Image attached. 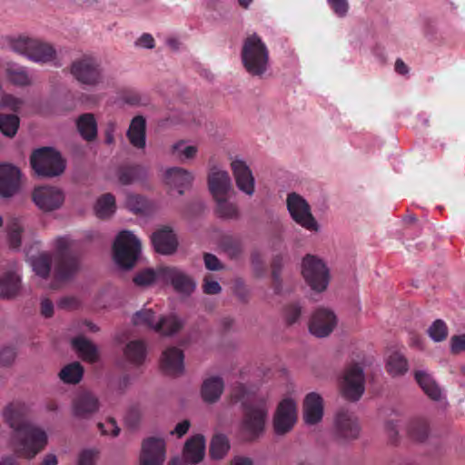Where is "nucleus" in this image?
<instances>
[{
	"label": "nucleus",
	"instance_id": "nucleus-39",
	"mask_svg": "<svg viewBox=\"0 0 465 465\" xmlns=\"http://www.w3.org/2000/svg\"><path fill=\"white\" fill-rule=\"evenodd\" d=\"M84 375L83 366L77 362H72L64 366L59 372V378L64 382L69 384L78 383Z\"/></svg>",
	"mask_w": 465,
	"mask_h": 465
},
{
	"label": "nucleus",
	"instance_id": "nucleus-43",
	"mask_svg": "<svg viewBox=\"0 0 465 465\" xmlns=\"http://www.w3.org/2000/svg\"><path fill=\"white\" fill-rule=\"evenodd\" d=\"M20 120L15 114H0V131L8 137H13L19 127Z\"/></svg>",
	"mask_w": 465,
	"mask_h": 465
},
{
	"label": "nucleus",
	"instance_id": "nucleus-33",
	"mask_svg": "<svg viewBox=\"0 0 465 465\" xmlns=\"http://www.w3.org/2000/svg\"><path fill=\"white\" fill-rule=\"evenodd\" d=\"M386 370L392 377L404 375L409 370L406 357L399 351L391 352L387 359Z\"/></svg>",
	"mask_w": 465,
	"mask_h": 465
},
{
	"label": "nucleus",
	"instance_id": "nucleus-24",
	"mask_svg": "<svg viewBox=\"0 0 465 465\" xmlns=\"http://www.w3.org/2000/svg\"><path fill=\"white\" fill-rule=\"evenodd\" d=\"M183 352L176 348L171 347L163 352L161 367L169 375H178L183 371Z\"/></svg>",
	"mask_w": 465,
	"mask_h": 465
},
{
	"label": "nucleus",
	"instance_id": "nucleus-42",
	"mask_svg": "<svg viewBox=\"0 0 465 465\" xmlns=\"http://www.w3.org/2000/svg\"><path fill=\"white\" fill-rule=\"evenodd\" d=\"M230 449L229 441L224 435H215L210 444V455L213 459L220 460Z\"/></svg>",
	"mask_w": 465,
	"mask_h": 465
},
{
	"label": "nucleus",
	"instance_id": "nucleus-48",
	"mask_svg": "<svg viewBox=\"0 0 465 465\" xmlns=\"http://www.w3.org/2000/svg\"><path fill=\"white\" fill-rule=\"evenodd\" d=\"M283 265V259L281 255H276L272 262V286L275 293H280L282 290L281 271Z\"/></svg>",
	"mask_w": 465,
	"mask_h": 465
},
{
	"label": "nucleus",
	"instance_id": "nucleus-41",
	"mask_svg": "<svg viewBox=\"0 0 465 465\" xmlns=\"http://www.w3.org/2000/svg\"><path fill=\"white\" fill-rule=\"evenodd\" d=\"M95 213L101 219L111 216L115 212V198L111 193L102 195L96 202Z\"/></svg>",
	"mask_w": 465,
	"mask_h": 465
},
{
	"label": "nucleus",
	"instance_id": "nucleus-49",
	"mask_svg": "<svg viewBox=\"0 0 465 465\" xmlns=\"http://www.w3.org/2000/svg\"><path fill=\"white\" fill-rule=\"evenodd\" d=\"M221 246L231 258H236L242 252L240 241L232 236H223L221 240Z\"/></svg>",
	"mask_w": 465,
	"mask_h": 465
},
{
	"label": "nucleus",
	"instance_id": "nucleus-27",
	"mask_svg": "<svg viewBox=\"0 0 465 465\" xmlns=\"http://www.w3.org/2000/svg\"><path fill=\"white\" fill-rule=\"evenodd\" d=\"M166 183L177 188L179 194H183V189L191 186L193 181V173L181 167H173L166 171Z\"/></svg>",
	"mask_w": 465,
	"mask_h": 465
},
{
	"label": "nucleus",
	"instance_id": "nucleus-12",
	"mask_svg": "<svg viewBox=\"0 0 465 465\" xmlns=\"http://www.w3.org/2000/svg\"><path fill=\"white\" fill-rule=\"evenodd\" d=\"M287 208L292 218L301 226L310 231H317L318 224L311 213L309 203L296 193L287 196Z\"/></svg>",
	"mask_w": 465,
	"mask_h": 465
},
{
	"label": "nucleus",
	"instance_id": "nucleus-5",
	"mask_svg": "<svg viewBox=\"0 0 465 465\" xmlns=\"http://www.w3.org/2000/svg\"><path fill=\"white\" fill-rule=\"evenodd\" d=\"M141 252V242L129 231L118 233L113 246V255L115 263L122 269L133 268Z\"/></svg>",
	"mask_w": 465,
	"mask_h": 465
},
{
	"label": "nucleus",
	"instance_id": "nucleus-59",
	"mask_svg": "<svg viewBox=\"0 0 465 465\" xmlns=\"http://www.w3.org/2000/svg\"><path fill=\"white\" fill-rule=\"evenodd\" d=\"M203 260L205 267L210 271H218L222 268L219 259L212 253H204Z\"/></svg>",
	"mask_w": 465,
	"mask_h": 465
},
{
	"label": "nucleus",
	"instance_id": "nucleus-1",
	"mask_svg": "<svg viewBox=\"0 0 465 465\" xmlns=\"http://www.w3.org/2000/svg\"><path fill=\"white\" fill-rule=\"evenodd\" d=\"M24 403L15 401L4 410L5 421L13 429V444L15 453L25 459H33L47 444V435L44 430L32 424L25 418Z\"/></svg>",
	"mask_w": 465,
	"mask_h": 465
},
{
	"label": "nucleus",
	"instance_id": "nucleus-62",
	"mask_svg": "<svg viewBox=\"0 0 465 465\" xmlns=\"http://www.w3.org/2000/svg\"><path fill=\"white\" fill-rule=\"evenodd\" d=\"M191 426V423L188 420H184L181 422H179L173 430L171 431L172 434L177 435L178 438L183 437L184 434L187 433L189 430V428Z\"/></svg>",
	"mask_w": 465,
	"mask_h": 465
},
{
	"label": "nucleus",
	"instance_id": "nucleus-40",
	"mask_svg": "<svg viewBox=\"0 0 465 465\" xmlns=\"http://www.w3.org/2000/svg\"><path fill=\"white\" fill-rule=\"evenodd\" d=\"M8 81L15 85L26 86L31 84V80L25 67L17 64H8L5 69Z\"/></svg>",
	"mask_w": 465,
	"mask_h": 465
},
{
	"label": "nucleus",
	"instance_id": "nucleus-30",
	"mask_svg": "<svg viewBox=\"0 0 465 465\" xmlns=\"http://www.w3.org/2000/svg\"><path fill=\"white\" fill-rule=\"evenodd\" d=\"M55 55V49L50 44L35 38L30 46L28 58L34 62L45 64L53 61Z\"/></svg>",
	"mask_w": 465,
	"mask_h": 465
},
{
	"label": "nucleus",
	"instance_id": "nucleus-21",
	"mask_svg": "<svg viewBox=\"0 0 465 465\" xmlns=\"http://www.w3.org/2000/svg\"><path fill=\"white\" fill-rule=\"evenodd\" d=\"M151 240L154 250L161 254H172L178 247L177 237L168 226H163L154 232Z\"/></svg>",
	"mask_w": 465,
	"mask_h": 465
},
{
	"label": "nucleus",
	"instance_id": "nucleus-51",
	"mask_svg": "<svg viewBox=\"0 0 465 465\" xmlns=\"http://www.w3.org/2000/svg\"><path fill=\"white\" fill-rule=\"evenodd\" d=\"M126 205L128 209L135 213H143L147 207L146 199L138 194H132L127 197Z\"/></svg>",
	"mask_w": 465,
	"mask_h": 465
},
{
	"label": "nucleus",
	"instance_id": "nucleus-57",
	"mask_svg": "<svg viewBox=\"0 0 465 465\" xmlns=\"http://www.w3.org/2000/svg\"><path fill=\"white\" fill-rule=\"evenodd\" d=\"M211 275L205 276L203 280V289L206 294H218L222 288L216 281H213Z\"/></svg>",
	"mask_w": 465,
	"mask_h": 465
},
{
	"label": "nucleus",
	"instance_id": "nucleus-22",
	"mask_svg": "<svg viewBox=\"0 0 465 465\" xmlns=\"http://www.w3.org/2000/svg\"><path fill=\"white\" fill-rule=\"evenodd\" d=\"M232 182L228 172L213 168L208 174V187L214 199L227 196Z\"/></svg>",
	"mask_w": 465,
	"mask_h": 465
},
{
	"label": "nucleus",
	"instance_id": "nucleus-35",
	"mask_svg": "<svg viewBox=\"0 0 465 465\" xmlns=\"http://www.w3.org/2000/svg\"><path fill=\"white\" fill-rule=\"evenodd\" d=\"M124 355L130 362L142 364L146 356L145 343L140 340L130 341L124 349Z\"/></svg>",
	"mask_w": 465,
	"mask_h": 465
},
{
	"label": "nucleus",
	"instance_id": "nucleus-37",
	"mask_svg": "<svg viewBox=\"0 0 465 465\" xmlns=\"http://www.w3.org/2000/svg\"><path fill=\"white\" fill-rule=\"evenodd\" d=\"M429 431V423L423 418H415L409 422L408 434L416 441H424L428 438Z\"/></svg>",
	"mask_w": 465,
	"mask_h": 465
},
{
	"label": "nucleus",
	"instance_id": "nucleus-44",
	"mask_svg": "<svg viewBox=\"0 0 465 465\" xmlns=\"http://www.w3.org/2000/svg\"><path fill=\"white\" fill-rule=\"evenodd\" d=\"M52 260L49 254L42 253L32 260L34 272L42 278H47L51 271Z\"/></svg>",
	"mask_w": 465,
	"mask_h": 465
},
{
	"label": "nucleus",
	"instance_id": "nucleus-8",
	"mask_svg": "<svg viewBox=\"0 0 465 465\" xmlns=\"http://www.w3.org/2000/svg\"><path fill=\"white\" fill-rule=\"evenodd\" d=\"M302 273L313 291L322 292L327 289L330 281L329 269L317 256L307 254L303 258Z\"/></svg>",
	"mask_w": 465,
	"mask_h": 465
},
{
	"label": "nucleus",
	"instance_id": "nucleus-9",
	"mask_svg": "<svg viewBox=\"0 0 465 465\" xmlns=\"http://www.w3.org/2000/svg\"><path fill=\"white\" fill-rule=\"evenodd\" d=\"M133 322L134 325L144 324L163 335H173L183 327V322L173 315L162 317L155 322V314L151 309L137 312L133 317Z\"/></svg>",
	"mask_w": 465,
	"mask_h": 465
},
{
	"label": "nucleus",
	"instance_id": "nucleus-55",
	"mask_svg": "<svg viewBox=\"0 0 465 465\" xmlns=\"http://www.w3.org/2000/svg\"><path fill=\"white\" fill-rule=\"evenodd\" d=\"M97 426L104 435L117 436L120 432V429L113 418L108 419L106 423L99 422Z\"/></svg>",
	"mask_w": 465,
	"mask_h": 465
},
{
	"label": "nucleus",
	"instance_id": "nucleus-26",
	"mask_svg": "<svg viewBox=\"0 0 465 465\" xmlns=\"http://www.w3.org/2000/svg\"><path fill=\"white\" fill-rule=\"evenodd\" d=\"M205 453V440L201 434L191 437L184 445L183 457L186 462L193 464L203 460Z\"/></svg>",
	"mask_w": 465,
	"mask_h": 465
},
{
	"label": "nucleus",
	"instance_id": "nucleus-18",
	"mask_svg": "<svg viewBox=\"0 0 465 465\" xmlns=\"http://www.w3.org/2000/svg\"><path fill=\"white\" fill-rule=\"evenodd\" d=\"M98 398L88 391L78 392L72 401V412L77 419H89L99 410Z\"/></svg>",
	"mask_w": 465,
	"mask_h": 465
},
{
	"label": "nucleus",
	"instance_id": "nucleus-50",
	"mask_svg": "<svg viewBox=\"0 0 465 465\" xmlns=\"http://www.w3.org/2000/svg\"><path fill=\"white\" fill-rule=\"evenodd\" d=\"M156 278H158V270L155 272L153 269H145L139 272L134 277L133 281L137 286H148L152 284Z\"/></svg>",
	"mask_w": 465,
	"mask_h": 465
},
{
	"label": "nucleus",
	"instance_id": "nucleus-64",
	"mask_svg": "<svg viewBox=\"0 0 465 465\" xmlns=\"http://www.w3.org/2000/svg\"><path fill=\"white\" fill-rule=\"evenodd\" d=\"M136 45L145 48L154 47V39L150 34H143L136 42Z\"/></svg>",
	"mask_w": 465,
	"mask_h": 465
},
{
	"label": "nucleus",
	"instance_id": "nucleus-46",
	"mask_svg": "<svg viewBox=\"0 0 465 465\" xmlns=\"http://www.w3.org/2000/svg\"><path fill=\"white\" fill-rule=\"evenodd\" d=\"M217 203V213L223 218L233 219L238 217V209L237 206L230 203L227 200V196L220 197V199H215Z\"/></svg>",
	"mask_w": 465,
	"mask_h": 465
},
{
	"label": "nucleus",
	"instance_id": "nucleus-58",
	"mask_svg": "<svg viewBox=\"0 0 465 465\" xmlns=\"http://www.w3.org/2000/svg\"><path fill=\"white\" fill-rule=\"evenodd\" d=\"M451 351L458 354L465 351V334L455 335L450 340Z\"/></svg>",
	"mask_w": 465,
	"mask_h": 465
},
{
	"label": "nucleus",
	"instance_id": "nucleus-28",
	"mask_svg": "<svg viewBox=\"0 0 465 465\" xmlns=\"http://www.w3.org/2000/svg\"><path fill=\"white\" fill-rule=\"evenodd\" d=\"M21 279L15 266L0 275V297L13 298L20 291Z\"/></svg>",
	"mask_w": 465,
	"mask_h": 465
},
{
	"label": "nucleus",
	"instance_id": "nucleus-4",
	"mask_svg": "<svg viewBox=\"0 0 465 465\" xmlns=\"http://www.w3.org/2000/svg\"><path fill=\"white\" fill-rule=\"evenodd\" d=\"M72 245L73 242L67 237H59L55 242L54 274L57 280H68L79 270V257Z\"/></svg>",
	"mask_w": 465,
	"mask_h": 465
},
{
	"label": "nucleus",
	"instance_id": "nucleus-11",
	"mask_svg": "<svg viewBox=\"0 0 465 465\" xmlns=\"http://www.w3.org/2000/svg\"><path fill=\"white\" fill-rule=\"evenodd\" d=\"M361 432L358 418L353 412L341 409L337 411L333 422V434L338 440H356Z\"/></svg>",
	"mask_w": 465,
	"mask_h": 465
},
{
	"label": "nucleus",
	"instance_id": "nucleus-61",
	"mask_svg": "<svg viewBox=\"0 0 465 465\" xmlns=\"http://www.w3.org/2000/svg\"><path fill=\"white\" fill-rule=\"evenodd\" d=\"M15 353L10 347L4 348L0 352V362L4 365H9L15 360Z\"/></svg>",
	"mask_w": 465,
	"mask_h": 465
},
{
	"label": "nucleus",
	"instance_id": "nucleus-45",
	"mask_svg": "<svg viewBox=\"0 0 465 465\" xmlns=\"http://www.w3.org/2000/svg\"><path fill=\"white\" fill-rule=\"evenodd\" d=\"M8 241L10 247L18 249L21 245V233L23 227L18 218H13L7 224Z\"/></svg>",
	"mask_w": 465,
	"mask_h": 465
},
{
	"label": "nucleus",
	"instance_id": "nucleus-20",
	"mask_svg": "<svg viewBox=\"0 0 465 465\" xmlns=\"http://www.w3.org/2000/svg\"><path fill=\"white\" fill-rule=\"evenodd\" d=\"M236 185L240 191L252 196L254 193V177L249 166L242 160H234L231 163Z\"/></svg>",
	"mask_w": 465,
	"mask_h": 465
},
{
	"label": "nucleus",
	"instance_id": "nucleus-6",
	"mask_svg": "<svg viewBox=\"0 0 465 465\" xmlns=\"http://www.w3.org/2000/svg\"><path fill=\"white\" fill-rule=\"evenodd\" d=\"M30 163L35 173L43 177L58 176L65 168L61 154L50 147L35 150L31 155Z\"/></svg>",
	"mask_w": 465,
	"mask_h": 465
},
{
	"label": "nucleus",
	"instance_id": "nucleus-38",
	"mask_svg": "<svg viewBox=\"0 0 465 465\" xmlns=\"http://www.w3.org/2000/svg\"><path fill=\"white\" fill-rule=\"evenodd\" d=\"M144 174L141 165H122L118 168V180L122 184L127 185L139 180Z\"/></svg>",
	"mask_w": 465,
	"mask_h": 465
},
{
	"label": "nucleus",
	"instance_id": "nucleus-56",
	"mask_svg": "<svg viewBox=\"0 0 465 465\" xmlns=\"http://www.w3.org/2000/svg\"><path fill=\"white\" fill-rule=\"evenodd\" d=\"M332 11L340 17L347 15L349 10L348 0H328Z\"/></svg>",
	"mask_w": 465,
	"mask_h": 465
},
{
	"label": "nucleus",
	"instance_id": "nucleus-53",
	"mask_svg": "<svg viewBox=\"0 0 465 465\" xmlns=\"http://www.w3.org/2000/svg\"><path fill=\"white\" fill-rule=\"evenodd\" d=\"M24 101L12 94H5L2 95L0 105L3 108L9 109L13 112H18Z\"/></svg>",
	"mask_w": 465,
	"mask_h": 465
},
{
	"label": "nucleus",
	"instance_id": "nucleus-23",
	"mask_svg": "<svg viewBox=\"0 0 465 465\" xmlns=\"http://www.w3.org/2000/svg\"><path fill=\"white\" fill-rule=\"evenodd\" d=\"M323 416V401L316 392H310L303 401V419L305 423L314 425L320 422Z\"/></svg>",
	"mask_w": 465,
	"mask_h": 465
},
{
	"label": "nucleus",
	"instance_id": "nucleus-54",
	"mask_svg": "<svg viewBox=\"0 0 465 465\" xmlns=\"http://www.w3.org/2000/svg\"><path fill=\"white\" fill-rule=\"evenodd\" d=\"M302 308L298 303H290L285 307L284 316L287 324L295 323L301 316Z\"/></svg>",
	"mask_w": 465,
	"mask_h": 465
},
{
	"label": "nucleus",
	"instance_id": "nucleus-14",
	"mask_svg": "<svg viewBox=\"0 0 465 465\" xmlns=\"http://www.w3.org/2000/svg\"><path fill=\"white\" fill-rule=\"evenodd\" d=\"M158 278L170 282L173 289L182 294L190 295L195 289L193 280L176 267H161L158 269Z\"/></svg>",
	"mask_w": 465,
	"mask_h": 465
},
{
	"label": "nucleus",
	"instance_id": "nucleus-13",
	"mask_svg": "<svg viewBox=\"0 0 465 465\" xmlns=\"http://www.w3.org/2000/svg\"><path fill=\"white\" fill-rule=\"evenodd\" d=\"M342 396L351 401H358L364 392V374L358 364L348 367L341 381Z\"/></svg>",
	"mask_w": 465,
	"mask_h": 465
},
{
	"label": "nucleus",
	"instance_id": "nucleus-60",
	"mask_svg": "<svg viewBox=\"0 0 465 465\" xmlns=\"http://www.w3.org/2000/svg\"><path fill=\"white\" fill-rule=\"evenodd\" d=\"M95 452L91 450H86L81 452L78 460V465H94Z\"/></svg>",
	"mask_w": 465,
	"mask_h": 465
},
{
	"label": "nucleus",
	"instance_id": "nucleus-7",
	"mask_svg": "<svg viewBox=\"0 0 465 465\" xmlns=\"http://www.w3.org/2000/svg\"><path fill=\"white\" fill-rule=\"evenodd\" d=\"M70 73L77 82L84 85L95 86L103 82L101 65L92 55L84 54L74 60Z\"/></svg>",
	"mask_w": 465,
	"mask_h": 465
},
{
	"label": "nucleus",
	"instance_id": "nucleus-2",
	"mask_svg": "<svg viewBox=\"0 0 465 465\" xmlns=\"http://www.w3.org/2000/svg\"><path fill=\"white\" fill-rule=\"evenodd\" d=\"M232 398L242 406V430L249 441L259 439L264 432L269 407L267 400L262 396H250L243 384L234 387Z\"/></svg>",
	"mask_w": 465,
	"mask_h": 465
},
{
	"label": "nucleus",
	"instance_id": "nucleus-32",
	"mask_svg": "<svg viewBox=\"0 0 465 465\" xmlns=\"http://www.w3.org/2000/svg\"><path fill=\"white\" fill-rule=\"evenodd\" d=\"M76 126L81 136L88 141H94L97 136V123L93 114L86 113L81 114L77 121Z\"/></svg>",
	"mask_w": 465,
	"mask_h": 465
},
{
	"label": "nucleus",
	"instance_id": "nucleus-16",
	"mask_svg": "<svg viewBox=\"0 0 465 465\" xmlns=\"http://www.w3.org/2000/svg\"><path fill=\"white\" fill-rule=\"evenodd\" d=\"M20 185V170L10 163L0 164V196L12 197L19 191Z\"/></svg>",
	"mask_w": 465,
	"mask_h": 465
},
{
	"label": "nucleus",
	"instance_id": "nucleus-25",
	"mask_svg": "<svg viewBox=\"0 0 465 465\" xmlns=\"http://www.w3.org/2000/svg\"><path fill=\"white\" fill-rule=\"evenodd\" d=\"M126 136L134 147L137 149H143L145 147L146 120L143 116L136 115L132 119Z\"/></svg>",
	"mask_w": 465,
	"mask_h": 465
},
{
	"label": "nucleus",
	"instance_id": "nucleus-10",
	"mask_svg": "<svg viewBox=\"0 0 465 465\" xmlns=\"http://www.w3.org/2000/svg\"><path fill=\"white\" fill-rule=\"evenodd\" d=\"M297 421L296 402L285 398L281 401L276 408L272 419L273 431L276 435L282 436L289 433Z\"/></svg>",
	"mask_w": 465,
	"mask_h": 465
},
{
	"label": "nucleus",
	"instance_id": "nucleus-17",
	"mask_svg": "<svg viewBox=\"0 0 465 465\" xmlns=\"http://www.w3.org/2000/svg\"><path fill=\"white\" fill-rule=\"evenodd\" d=\"M165 459V443L161 438L151 437L143 440L140 457L142 465H162Z\"/></svg>",
	"mask_w": 465,
	"mask_h": 465
},
{
	"label": "nucleus",
	"instance_id": "nucleus-36",
	"mask_svg": "<svg viewBox=\"0 0 465 465\" xmlns=\"http://www.w3.org/2000/svg\"><path fill=\"white\" fill-rule=\"evenodd\" d=\"M35 38L19 35V36H7L5 43L13 52L25 55L28 58L30 46H32Z\"/></svg>",
	"mask_w": 465,
	"mask_h": 465
},
{
	"label": "nucleus",
	"instance_id": "nucleus-19",
	"mask_svg": "<svg viewBox=\"0 0 465 465\" xmlns=\"http://www.w3.org/2000/svg\"><path fill=\"white\" fill-rule=\"evenodd\" d=\"M336 325L335 314L327 309H318L312 315L309 330L312 334L317 337H326Z\"/></svg>",
	"mask_w": 465,
	"mask_h": 465
},
{
	"label": "nucleus",
	"instance_id": "nucleus-31",
	"mask_svg": "<svg viewBox=\"0 0 465 465\" xmlns=\"http://www.w3.org/2000/svg\"><path fill=\"white\" fill-rule=\"evenodd\" d=\"M224 388L222 378L215 376L206 379L202 385V397L204 401L215 402L221 397Z\"/></svg>",
	"mask_w": 465,
	"mask_h": 465
},
{
	"label": "nucleus",
	"instance_id": "nucleus-29",
	"mask_svg": "<svg viewBox=\"0 0 465 465\" xmlns=\"http://www.w3.org/2000/svg\"><path fill=\"white\" fill-rule=\"evenodd\" d=\"M414 378L423 392L432 401L441 399V389L430 374L424 371H416Z\"/></svg>",
	"mask_w": 465,
	"mask_h": 465
},
{
	"label": "nucleus",
	"instance_id": "nucleus-63",
	"mask_svg": "<svg viewBox=\"0 0 465 465\" xmlns=\"http://www.w3.org/2000/svg\"><path fill=\"white\" fill-rule=\"evenodd\" d=\"M41 313L46 318H50L54 314V305L49 299H44L41 302Z\"/></svg>",
	"mask_w": 465,
	"mask_h": 465
},
{
	"label": "nucleus",
	"instance_id": "nucleus-34",
	"mask_svg": "<svg viewBox=\"0 0 465 465\" xmlns=\"http://www.w3.org/2000/svg\"><path fill=\"white\" fill-rule=\"evenodd\" d=\"M72 344L84 361L90 362L97 361L98 353L96 347L84 337L79 336L73 339Z\"/></svg>",
	"mask_w": 465,
	"mask_h": 465
},
{
	"label": "nucleus",
	"instance_id": "nucleus-52",
	"mask_svg": "<svg viewBox=\"0 0 465 465\" xmlns=\"http://www.w3.org/2000/svg\"><path fill=\"white\" fill-rule=\"evenodd\" d=\"M173 152L185 159H193L197 153V147L186 145L184 141H180L173 145Z\"/></svg>",
	"mask_w": 465,
	"mask_h": 465
},
{
	"label": "nucleus",
	"instance_id": "nucleus-15",
	"mask_svg": "<svg viewBox=\"0 0 465 465\" xmlns=\"http://www.w3.org/2000/svg\"><path fill=\"white\" fill-rule=\"evenodd\" d=\"M33 201L39 209L45 212H51L61 207L64 201V196L59 188L42 186L35 189Z\"/></svg>",
	"mask_w": 465,
	"mask_h": 465
},
{
	"label": "nucleus",
	"instance_id": "nucleus-47",
	"mask_svg": "<svg viewBox=\"0 0 465 465\" xmlns=\"http://www.w3.org/2000/svg\"><path fill=\"white\" fill-rule=\"evenodd\" d=\"M429 336L434 341H442L448 336V327L442 320H436L428 329Z\"/></svg>",
	"mask_w": 465,
	"mask_h": 465
},
{
	"label": "nucleus",
	"instance_id": "nucleus-3",
	"mask_svg": "<svg viewBox=\"0 0 465 465\" xmlns=\"http://www.w3.org/2000/svg\"><path fill=\"white\" fill-rule=\"evenodd\" d=\"M241 57L243 67L251 75L262 77L266 73L269 50L257 34L248 35L244 39Z\"/></svg>",
	"mask_w": 465,
	"mask_h": 465
}]
</instances>
